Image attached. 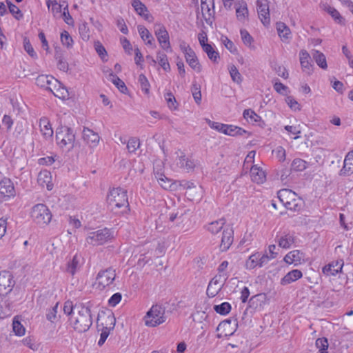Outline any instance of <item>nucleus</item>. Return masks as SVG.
<instances>
[{
    "instance_id": "obj_1",
    "label": "nucleus",
    "mask_w": 353,
    "mask_h": 353,
    "mask_svg": "<svg viewBox=\"0 0 353 353\" xmlns=\"http://www.w3.org/2000/svg\"><path fill=\"white\" fill-rule=\"evenodd\" d=\"M91 304L88 303H77L76 313L69 320L73 328L78 332L88 331L92 325Z\"/></svg>"
},
{
    "instance_id": "obj_2",
    "label": "nucleus",
    "mask_w": 353,
    "mask_h": 353,
    "mask_svg": "<svg viewBox=\"0 0 353 353\" xmlns=\"http://www.w3.org/2000/svg\"><path fill=\"white\" fill-rule=\"evenodd\" d=\"M56 141L59 147L65 151L73 149L75 142L74 130L68 126H60L56 130Z\"/></svg>"
},
{
    "instance_id": "obj_3",
    "label": "nucleus",
    "mask_w": 353,
    "mask_h": 353,
    "mask_svg": "<svg viewBox=\"0 0 353 353\" xmlns=\"http://www.w3.org/2000/svg\"><path fill=\"white\" fill-rule=\"evenodd\" d=\"M278 198L286 209L292 212H299L303 207V201L296 196L294 192L289 189H282L278 192Z\"/></svg>"
},
{
    "instance_id": "obj_4",
    "label": "nucleus",
    "mask_w": 353,
    "mask_h": 353,
    "mask_svg": "<svg viewBox=\"0 0 353 353\" xmlns=\"http://www.w3.org/2000/svg\"><path fill=\"white\" fill-rule=\"evenodd\" d=\"M107 200L112 210L124 208V212L129 207L127 191L121 188L111 190L108 195Z\"/></svg>"
},
{
    "instance_id": "obj_5",
    "label": "nucleus",
    "mask_w": 353,
    "mask_h": 353,
    "mask_svg": "<svg viewBox=\"0 0 353 353\" xmlns=\"http://www.w3.org/2000/svg\"><path fill=\"white\" fill-rule=\"evenodd\" d=\"M165 309L161 305H153L144 316L145 324L149 327H156L166 321Z\"/></svg>"
},
{
    "instance_id": "obj_6",
    "label": "nucleus",
    "mask_w": 353,
    "mask_h": 353,
    "mask_svg": "<svg viewBox=\"0 0 353 353\" xmlns=\"http://www.w3.org/2000/svg\"><path fill=\"white\" fill-rule=\"evenodd\" d=\"M34 223L41 227L47 225L52 219V214L48 207L42 203L35 205L31 212Z\"/></svg>"
},
{
    "instance_id": "obj_7",
    "label": "nucleus",
    "mask_w": 353,
    "mask_h": 353,
    "mask_svg": "<svg viewBox=\"0 0 353 353\" xmlns=\"http://www.w3.org/2000/svg\"><path fill=\"white\" fill-rule=\"evenodd\" d=\"M113 238V231L108 228H103L90 232L86 237V242L94 246L101 245Z\"/></svg>"
},
{
    "instance_id": "obj_8",
    "label": "nucleus",
    "mask_w": 353,
    "mask_h": 353,
    "mask_svg": "<svg viewBox=\"0 0 353 353\" xmlns=\"http://www.w3.org/2000/svg\"><path fill=\"white\" fill-rule=\"evenodd\" d=\"M238 326L236 319H226L221 321L216 330L219 332L218 337L230 336L232 335L236 331Z\"/></svg>"
},
{
    "instance_id": "obj_9",
    "label": "nucleus",
    "mask_w": 353,
    "mask_h": 353,
    "mask_svg": "<svg viewBox=\"0 0 353 353\" xmlns=\"http://www.w3.org/2000/svg\"><path fill=\"white\" fill-rule=\"evenodd\" d=\"M14 284L13 276L10 272L2 271L0 272V294L6 295L10 293Z\"/></svg>"
},
{
    "instance_id": "obj_10",
    "label": "nucleus",
    "mask_w": 353,
    "mask_h": 353,
    "mask_svg": "<svg viewBox=\"0 0 353 353\" xmlns=\"http://www.w3.org/2000/svg\"><path fill=\"white\" fill-rule=\"evenodd\" d=\"M154 34L160 46L163 50H168L170 49L169 34L163 24L156 23L154 25Z\"/></svg>"
},
{
    "instance_id": "obj_11",
    "label": "nucleus",
    "mask_w": 353,
    "mask_h": 353,
    "mask_svg": "<svg viewBox=\"0 0 353 353\" xmlns=\"http://www.w3.org/2000/svg\"><path fill=\"white\" fill-rule=\"evenodd\" d=\"M115 270L108 268L105 270L100 271L97 276L99 287L104 288L110 285L115 279Z\"/></svg>"
},
{
    "instance_id": "obj_12",
    "label": "nucleus",
    "mask_w": 353,
    "mask_h": 353,
    "mask_svg": "<svg viewBox=\"0 0 353 353\" xmlns=\"http://www.w3.org/2000/svg\"><path fill=\"white\" fill-rule=\"evenodd\" d=\"M257 12L262 23L268 26L270 23V10L268 0H257Z\"/></svg>"
},
{
    "instance_id": "obj_13",
    "label": "nucleus",
    "mask_w": 353,
    "mask_h": 353,
    "mask_svg": "<svg viewBox=\"0 0 353 353\" xmlns=\"http://www.w3.org/2000/svg\"><path fill=\"white\" fill-rule=\"evenodd\" d=\"M83 263L84 260L83 256L76 253L72 257L68 259L65 268L66 272L74 276L77 272L80 270Z\"/></svg>"
},
{
    "instance_id": "obj_14",
    "label": "nucleus",
    "mask_w": 353,
    "mask_h": 353,
    "mask_svg": "<svg viewBox=\"0 0 353 353\" xmlns=\"http://www.w3.org/2000/svg\"><path fill=\"white\" fill-rule=\"evenodd\" d=\"M234 231L232 227L227 225L223 228L220 250L222 252L227 251L233 243Z\"/></svg>"
},
{
    "instance_id": "obj_15",
    "label": "nucleus",
    "mask_w": 353,
    "mask_h": 353,
    "mask_svg": "<svg viewBox=\"0 0 353 353\" xmlns=\"http://www.w3.org/2000/svg\"><path fill=\"white\" fill-rule=\"evenodd\" d=\"M0 195L3 198L10 199L15 196L13 183L9 178H3L0 181Z\"/></svg>"
},
{
    "instance_id": "obj_16",
    "label": "nucleus",
    "mask_w": 353,
    "mask_h": 353,
    "mask_svg": "<svg viewBox=\"0 0 353 353\" xmlns=\"http://www.w3.org/2000/svg\"><path fill=\"white\" fill-rule=\"evenodd\" d=\"M343 264V260L333 261L323 268V272L327 276H335L342 271Z\"/></svg>"
},
{
    "instance_id": "obj_17",
    "label": "nucleus",
    "mask_w": 353,
    "mask_h": 353,
    "mask_svg": "<svg viewBox=\"0 0 353 353\" xmlns=\"http://www.w3.org/2000/svg\"><path fill=\"white\" fill-rule=\"evenodd\" d=\"M299 59L303 70L310 74L312 71V65L310 54L305 50H301L299 52Z\"/></svg>"
},
{
    "instance_id": "obj_18",
    "label": "nucleus",
    "mask_w": 353,
    "mask_h": 353,
    "mask_svg": "<svg viewBox=\"0 0 353 353\" xmlns=\"http://www.w3.org/2000/svg\"><path fill=\"white\" fill-rule=\"evenodd\" d=\"M83 139L91 146L94 147L98 145L100 137L93 130L88 128H84L83 130Z\"/></svg>"
},
{
    "instance_id": "obj_19",
    "label": "nucleus",
    "mask_w": 353,
    "mask_h": 353,
    "mask_svg": "<svg viewBox=\"0 0 353 353\" xmlns=\"http://www.w3.org/2000/svg\"><path fill=\"white\" fill-rule=\"evenodd\" d=\"M284 261L289 264H300L304 261V254L298 250H292L285 256Z\"/></svg>"
},
{
    "instance_id": "obj_20",
    "label": "nucleus",
    "mask_w": 353,
    "mask_h": 353,
    "mask_svg": "<svg viewBox=\"0 0 353 353\" xmlns=\"http://www.w3.org/2000/svg\"><path fill=\"white\" fill-rule=\"evenodd\" d=\"M353 173V150L349 152L344 159L343 166L340 171L341 175L349 176Z\"/></svg>"
},
{
    "instance_id": "obj_21",
    "label": "nucleus",
    "mask_w": 353,
    "mask_h": 353,
    "mask_svg": "<svg viewBox=\"0 0 353 353\" xmlns=\"http://www.w3.org/2000/svg\"><path fill=\"white\" fill-rule=\"evenodd\" d=\"M250 173L252 180L258 184L263 183L265 181V172L256 165L252 166Z\"/></svg>"
},
{
    "instance_id": "obj_22",
    "label": "nucleus",
    "mask_w": 353,
    "mask_h": 353,
    "mask_svg": "<svg viewBox=\"0 0 353 353\" xmlns=\"http://www.w3.org/2000/svg\"><path fill=\"white\" fill-rule=\"evenodd\" d=\"M51 173L45 170H42L39 173L38 175V183L40 185L44 187L46 186L48 190H51L53 188V184L51 183Z\"/></svg>"
},
{
    "instance_id": "obj_23",
    "label": "nucleus",
    "mask_w": 353,
    "mask_h": 353,
    "mask_svg": "<svg viewBox=\"0 0 353 353\" xmlns=\"http://www.w3.org/2000/svg\"><path fill=\"white\" fill-rule=\"evenodd\" d=\"M185 58L190 67L195 72L199 73L201 71V65L194 50L190 51Z\"/></svg>"
},
{
    "instance_id": "obj_24",
    "label": "nucleus",
    "mask_w": 353,
    "mask_h": 353,
    "mask_svg": "<svg viewBox=\"0 0 353 353\" xmlns=\"http://www.w3.org/2000/svg\"><path fill=\"white\" fill-rule=\"evenodd\" d=\"M225 219L223 218L212 221L205 225V228L212 234H217L221 229L224 228Z\"/></svg>"
},
{
    "instance_id": "obj_25",
    "label": "nucleus",
    "mask_w": 353,
    "mask_h": 353,
    "mask_svg": "<svg viewBox=\"0 0 353 353\" xmlns=\"http://www.w3.org/2000/svg\"><path fill=\"white\" fill-rule=\"evenodd\" d=\"M219 284V282L216 276L210 281L206 290V294L209 297H214L221 290L222 285Z\"/></svg>"
},
{
    "instance_id": "obj_26",
    "label": "nucleus",
    "mask_w": 353,
    "mask_h": 353,
    "mask_svg": "<svg viewBox=\"0 0 353 353\" xmlns=\"http://www.w3.org/2000/svg\"><path fill=\"white\" fill-rule=\"evenodd\" d=\"M302 276L303 274L299 270H293L285 275V276L281 279V283L282 285L290 284L301 279Z\"/></svg>"
},
{
    "instance_id": "obj_27",
    "label": "nucleus",
    "mask_w": 353,
    "mask_h": 353,
    "mask_svg": "<svg viewBox=\"0 0 353 353\" xmlns=\"http://www.w3.org/2000/svg\"><path fill=\"white\" fill-rule=\"evenodd\" d=\"M116 319L114 314L112 313L107 316L106 323H109L110 326L103 327L102 332L100 334V338L105 339V340L110 334V330H113L115 325Z\"/></svg>"
},
{
    "instance_id": "obj_28",
    "label": "nucleus",
    "mask_w": 353,
    "mask_h": 353,
    "mask_svg": "<svg viewBox=\"0 0 353 353\" xmlns=\"http://www.w3.org/2000/svg\"><path fill=\"white\" fill-rule=\"evenodd\" d=\"M137 29L141 38L145 42V44L153 46L154 39L149 30L141 25H139Z\"/></svg>"
},
{
    "instance_id": "obj_29",
    "label": "nucleus",
    "mask_w": 353,
    "mask_h": 353,
    "mask_svg": "<svg viewBox=\"0 0 353 353\" xmlns=\"http://www.w3.org/2000/svg\"><path fill=\"white\" fill-rule=\"evenodd\" d=\"M39 127L43 135L46 137H51L53 134V130L51 124L48 119L46 117H42L39 120Z\"/></svg>"
},
{
    "instance_id": "obj_30",
    "label": "nucleus",
    "mask_w": 353,
    "mask_h": 353,
    "mask_svg": "<svg viewBox=\"0 0 353 353\" xmlns=\"http://www.w3.org/2000/svg\"><path fill=\"white\" fill-rule=\"evenodd\" d=\"M54 97L63 101L72 99L74 93L72 90H48Z\"/></svg>"
},
{
    "instance_id": "obj_31",
    "label": "nucleus",
    "mask_w": 353,
    "mask_h": 353,
    "mask_svg": "<svg viewBox=\"0 0 353 353\" xmlns=\"http://www.w3.org/2000/svg\"><path fill=\"white\" fill-rule=\"evenodd\" d=\"M313 59L316 64L322 69L325 70L327 68L326 57L325 54L319 50H313L312 52Z\"/></svg>"
},
{
    "instance_id": "obj_32",
    "label": "nucleus",
    "mask_w": 353,
    "mask_h": 353,
    "mask_svg": "<svg viewBox=\"0 0 353 353\" xmlns=\"http://www.w3.org/2000/svg\"><path fill=\"white\" fill-rule=\"evenodd\" d=\"M279 247L288 249L294 243V236L290 233L282 235L277 241Z\"/></svg>"
},
{
    "instance_id": "obj_33",
    "label": "nucleus",
    "mask_w": 353,
    "mask_h": 353,
    "mask_svg": "<svg viewBox=\"0 0 353 353\" xmlns=\"http://www.w3.org/2000/svg\"><path fill=\"white\" fill-rule=\"evenodd\" d=\"M323 9L330 14L334 21L340 24L343 23L344 19L340 13L334 8L331 7L330 5L325 3L323 5Z\"/></svg>"
},
{
    "instance_id": "obj_34",
    "label": "nucleus",
    "mask_w": 353,
    "mask_h": 353,
    "mask_svg": "<svg viewBox=\"0 0 353 353\" xmlns=\"http://www.w3.org/2000/svg\"><path fill=\"white\" fill-rule=\"evenodd\" d=\"M223 134L234 137L238 135H243V134H247V131L238 126L232 125H225Z\"/></svg>"
},
{
    "instance_id": "obj_35",
    "label": "nucleus",
    "mask_w": 353,
    "mask_h": 353,
    "mask_svg": "<svg viewBox=\"0 0 353 353\" xmlns=\"http://www.w3.org/2000/svg\"><path fill=\"white\" fill-rule=\"evenodd\" d=\"M54 57L57 61V68L63 72H67L69 68L68 62L64 59L61 52L59 50H56Z\"/></svg>"
},
{
    "instance_id": "obj_36",
    "label": "nucleus",
    "mask_w": 353,
    "mask_h": 353,
    "mask_svg": "<svg viewBox=\"0 0 353 353\" xmlns=\"http://www.w3.org/2000/svg\"><path fill=\"white\" fill-rule=\"evenodd\" d=\"M106 81L112 83L117 88H127L125 83L120 79L116 74L112 72H110L105 77Z\"/></svg>"
},
{
    "instance_id": "obj_37",
    "label": "nucleus",
    "mask_w": 353,
    "mask_h": 353,
    "mask_svg": "<svg viewBox=\"0 0 353 353\" xmlns=\"http://www.w3.org/2000/svg\"><path fill=\"white\" fill-rule=\"evenodd\" d=\"M238 20L243 21L248 17V10L245 3L243 2L236 8Z\"/></svg>"
},
{
    "instance_id": "obj_38",
    "label": "nucleus",
    "mask_w": 353,
    "mask_h": 353,
    "mask_svg": "<svg viewBox=\"0 0 353 353\" xmlns=\"http://www.w3.org/2000/svg\"><path fill=\"white\" fill-rule=\"evenodd\" d=\"M157 61H158L159 64L165 71L167 72L170 70V66L168 60V57L165 53L160 51L158 52L157 54Z\"/></svg>"
},
{
    "instance_id": "obj_39",
    "label": "nucleus",
    "mask_w": 353,
    "mask_h": 353,
    "mask_svg": "<svg viewBox=\"0 0 353 353\" xmlns=\"http://www.w3.org/2000/svg\"><path fill=\"white\" fill-rule=\"evenodd\" d=\"M243 115L249 123H254L261 120V117L251 109L245 110Z\"/></svg>"
},
{
    "instance_id": "obj_40",
    "label": "nucleus",
    "mask_w": 353,
    "mask_h": 353,
    "mask_svg": "<svg viewBox=\"0 0 353 353\" xmlns=\"http://www.w3.org/2000/svg\"><path fill=\"white\" fill-rule=\"evenodd\" d=\"M259 252L254 253L249 256L245 263V268L249 270L259 267Z\"/></svg>"
},
{
    "instance_id": "obj_41",
    "label": "nucleus",
    "mask_w": 353,
    "mask_h": 353,
    "mask_svg": "<svg viewBox=\"0 0 353 353\" xmlns=\"http://www.w3.org/2000/svg\"><path fill=\"white\" fill-rule=\"evenodd\" d=\"M177 165L182 168H185L188 172L192 170L194 168V163L192 161L185 158V156L180 157Z\"/></svg>"
},
{
    "instance_id": "obj_42",
    "label": "nucleus",
    "mask_w": 353,
    "mask_h": 353,
    "mask_svg": "<svg viewBox=\"0 0 353 353\" xmlns=\"http://www.w3.org/2000/svg\"><path fill=\"white\" fill-rule=\"evenodd\" d=\"M203 50L207 54L208 58L216 62L219 57L218 52L215 51L210 44L203 45Z\"/></svg>"
},
{
    "instance_id": "obj_43",
    "label": "nucleus",
    "mask_w": 353,
    "mask_h": 353,
    "mask_svg": "<svg viewBox=\"0 0 353 353\" xmlns=\"http://www.w3.org/2000/svg\"><path fill=\"white\" fill-rule=\"evenodd\" d=\"M307 167V163L301 159H295L291 164L292 170L300 172L303 171Z\"/></svg>"
},
{
    "instance_id": "obj_44",
    "label": "nucleus",
    "mask_w": 353,
    "mask_h": 353,
    "mask_svg": "<svg viewBox=\"0 0 353 353\" xmlns=\"http://www.w3.org/2000/svg\"><path fill=\"white\" fill-rule=\"evenodd\" d=\"M231 305L228 302H223L220 305H214V311L221 314V315H226L231 310Z\"/></svg>"
},
{
    "instance_id": "obj_45",
    "label": "nucleus",
    "mask_w": 353,
    "mask_h": 353,
    "mask_svg": "<svg viewBox=\"0 0 353 353\" xmlns=\"http://www.w3.org/2000/svg\"><path fill=\"white\" fill-rule=\"evenodd\" d=\"M276 29L280 37L285 39L289 38V35L290 34V30L284 23H277Z\"/></svg>"
},
{
    "instance_id": "obj_46",
    "label": "nucleus",
    "mask_w": 353,
    "mask_h": 353,
    "mask_svg": "<svg viewBox=\"0 0 353 353\" xmlns=\"http://www.w3.org/2000/svg\"><path fill=\"white\" fill-rule=\"evenodd\" d=\"M316 346L319 348L318 353H328V341L326 338H319L316 341Z\"/></svg>"
},
{
    "instance_id": "obj_47",
    "label": "nucleus",
    "mask_w": 353,
    "mask_h": 353,
    "mask_svg": "<svg viewBox=\"0 0 353 353\" xmlns=\"http://www.w3.org/2000/svg\"><path fill=\"white\" fill-rule=\"evenodd\" d=\"M165 99L166 101L168 107L171 110H174L177 109L178 107V103L175 99V97L174 94L171 92H167L165 94Z\"/></svg>"
},
{
    "instance_id": "obj_48",
    "label": "nucleus",
    "mask_w": 353,
    "mask_h": 353,
    "mask_svg": "<svg viewBox=\"0 0 353 353\" xmlns=\"http://www.w3.org/2000/svg\"><path fill=\"white\" fill-rule=\"evenodd\" d=\"M94 49H95L96 52H97L99 56L101 57V59L103 61H106L108 53H107L105 48L102 45V43L100 41H97L94 42Z\"/></svg>"
},
{
    "instance_id": "obj_49",
    "label": "nucleus",
    "mask_w": 353,
    "mask_h": 353,
    "mask_svg": "<svg viewBox=\"0 0 353 353\" xmlns=\"http://www.w3.org/2000/svg\"><path fill=\"white\" fill-rule=\"evenodd\" d=\"M76 306H77V303L74 305L72 301H71L70 300L66 301L64 303L63 309L64 314L68 316H70V317L72 316V315H74V314L77 312Z\"/></svg>"
},
{
    "instance_id": "obj_50",
    "label": "nucleus",
    "mask_w": 353,
    "mask_h": 353,
    "mask_svg": "<svg viewBox=\"0 0 353 353\" xmlns=\"http://www.w3.org/2000/svg\"><path fill=\"white\" fill-rule=\"evenodd\" d=\"M12 327L16 335L23 336L25 334L26 329L17 317L13 319Z\"/></svg>"
},
{
    "instance_id": "obj_51",
    "label": "nucleus",
    "mask_w": 353,
    "mask_h": 353,
    "mask_svg": "<svg viewBox=\"0 0 353 353\" xmlns=\"http://www.w3.org/2000/svg\"><path fill=\"white\" fill-rule=\"evenodd\" d=\"M132 6L140 16L144 14V12H148L147 7L140 0H132Z\"/></svg>"
},
{
    "instance_id": "obj_52",
    "label": "nucleus",
    "mask_w": 353,
    "mask_h": 353,
    "mask_svg": "<svg viewBox=\"0 0 353 353\" xmlns=\"http://www.w3.org/2000/svg\"><path fill=\"white\" fill-rule=\"evenodd\" d=\"M6 3L8 4L9 11L10 12V13L12 14L15 19L19 20L23 17V14L21 13V11L17 6H15L11 1H6Z\"/></svg>"
},
{
    "instance_id": "obj_53",
    "label": "nucleus",
    "mask_w": 353,
    "mask_h": 353,
    "mask_svg": "<svg viewBox=\"0 0 353 353\" xmlns=\"http://www.w3.org/2000/svg\"><path fill=\"white\" fill-rule=\"evenodd\" d=\"M23 48L26 52L33 59L37 58V53L35 52L33 47L32 46L30 41L26 37L23 39Z\"/></svg>"
},
{
    "instance_id": "obj_54",
    "label": "nucleus",
    "mask_w": 353,
    "mask_h": 353,
    "mask_svg": "<svg viewBox=\"0 0 353 353\" xmlns=\"http://www.w3.org/2000/svg\"><path fill=\"white\" fill-rule=\"evenodd\" d=\"M154 174L159 184L163 188L168 189L170 187V185L168 184L170 182L169 179L163 174L159 172H157Z\"/></svg>"
},
{
    "instance_id": "obj_55",
    "label": "nucleus",
    "mask_w": 353,
    "mask_h": 353,
    "mask_svg": "<svg viewBox=\"0 0 353 353\" xmlns=\"http://www.w3.org/2000/svg\"><path fill=\"white\" fill-rule=\"evenodd\" d=\"M139 145V139L136 137L130 139L127 143V148L129 152H134Z\"/></svg>"
},
{
    "instance_id": "obj_56",
    "label": "nucleus",
    "mask_w": 353,
    "mask_h": 353,
    "mask_svg": "<svg viewBox=\"0 0 353 353\" xmlns=\"http://www.w3.org/2000/svg\"><path fill=\"white\" fill-rule=\"evenodd\" d=\"M48 79H51L53 83H56L54 80V77L51 75H40L37 79L36 82L38 86H40L41 88H44L46 84V82L48 81Z\"/></svg>"
},
{
    "instance_id": "obj_57",
    "label": "nucleus",
    "mask_w": 353,
    "mask_h": 353,
    "mask_svg": "<svg viewBox=\"0 0 353 353\" xmlns=\"http://www.w3.org/2000/svg\"><path fill=\"white\" fill-rule=\"evenodd\" d=\"M61 41L63 45L67 46V48H70L72 46L73 40L69 33L64 30L61 34Z\"/></svg>"
},
{
    "instance_id": "obj_58",
    "label": "nucleus",
    "mask_w": 353,
    "mask_h": 353,
    "mask_svg": "<svg viewBox=\"0 0 353 353\" xmlns=\"http://www.w3.org/2000/svg\"><path fill=\"white\" fill-rule=\"evenodd\" d=\"M81 37L84 41H88L90 38V29L86 23L81 24L79 28Z\"/></svg>"
},
{
    "instance_id": "obj_59",
    "label": "nucleus",
    "mask_w": 353,
    "mask_h": 353,
    "mask_svg": "<svg viewBox=\"0 0 353 353\" xmlns=\"http://www.w3.org/2000/svg\"><path fill=\"white\" fill-rule=\"evenodd\" d=\"M285 101L292 110L295 111L301 110L300 105L293 97L287 96Z\"/></svg>"
},
{
    "instance_id": "obj_60",
    "label": "nucleus",
    "mask_w": 353,
    "mask_h": 353,
    "mask_svg": "<svg viewBox=\"0 0 353 353\" xmlns=\"http://www.w3.org/2000/svg\"><path fill=\"white\" fill-rule=\"evenodd\" d=\"M59 303H57L54 307L49 309L46 313V319L50 322H54L57 318Z\"/></svg>"
},
{
    "instance_id": "obj_61",
    "label": "nucleus",
    "mask_w": 353,
    "mask_h": 353,
    "mask_svg": "<svg viewBox=\"0 0 353 353\" xmlns=\"http://www.w3.org/2000/svg\"><path fill=\"white\" fill-rule=\"evenodd\" d=\"M240 33L243 43L246 46H250L253 41L252 37L245 29L241 30Z\"/></svg>"
},
{
    "instance_id": "obj_62",
    "label": "nucleus",
    "mask_w": 353,
    "mask_h": 353,
    "mask_svg": "<svg viewBox=\"0 0 353 353\" xmlns=\"http://www.w3.org/2000/svg\"><path fill=\"white\" fill-rule=\"evenodd\" d=\"M122 296L121 293H114L109 299L108 304L112 307L116 306L121 300Z\"/></svg>"
},
{
    "instance_id": "obj_63",
    "label": "nucleus",
    "mask_w": 353,
    "mask_h": 353,
    "mask_svg": "<svg viewBox=\"0 0 353 353\" xmlns=\"http://www.w3.org/2000/svg\"><path fill=\"white\" fill-rule=\"evenodd\" d=\"M22 343L30 348L31 350H35L37 349V345L34 343V341L30 336H28L22 340Z\"/></svg>"
},
{
    "instance_id": "obj_64",
    "label": "nucleus",
    "mask_w": 353,
    "mask_h": 353,
    "mask_svg": "<svg viewBox=\"0 0 353 353\" xmlns=\"http://www.w3.org/2000/svg\"><path fill=\"white\" fill-rule=\"evenodd\" d=\"M117 26L123 34H127L128 33V27L123 18L119 17L117 19Z\"/></svg>"
}]
</instances>
